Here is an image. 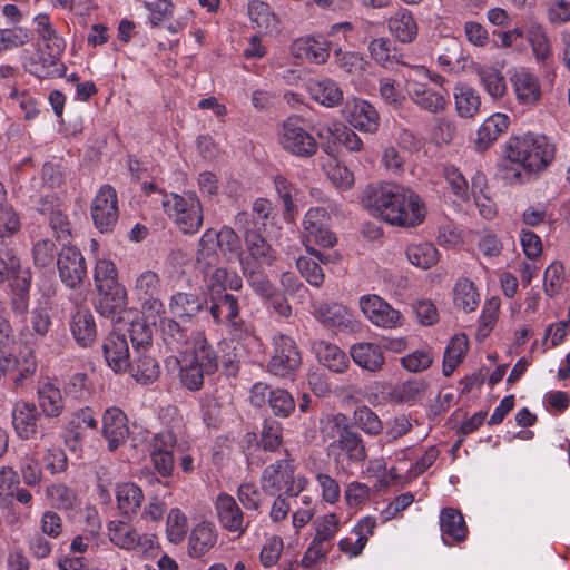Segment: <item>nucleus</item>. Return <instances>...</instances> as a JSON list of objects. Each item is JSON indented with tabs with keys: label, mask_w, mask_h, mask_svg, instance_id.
I'll return each instance as SVG.
<instances>
[{
	"label": "nucleus",
	"mask_w": 570,
	"mask_h": 570,
	"mask_svg": "<svg viewBox=\"0 0 570 570\" xmlns=\"http://www.w3.org/2000/svg\"><path fill=\"white\" fill-rule=\"evenodd\" d=\"M556 145L546 135L529 132L510 137L502 146L497 174L510 186L524 185L554 160Z\"/></svg>",
	"instance_id": "obj_1"
},
{
	"label": "nucleus",
	"mask_w": 570,
	"mask_h": 570,
	"mask_svg": "<svg viewBox=\"0 0 570 570\" xmlns=\"http://www.w3.org/2000/svg\"><path fill=\"white\" fill-rule=\"evenodd\" d=\"M361 202L373 216L392 226L415 227L423 223L426 208L413 190L393 183L371 184Z\"/></svg>",
	"instance_id": "obj_2"
},
{
	"label": "nucleus",
	"mask_w": 570,
	"mask_h": 570,
	"mask_svg": "<svg viewBox=\"0 0 570 570\" xmlns=\"http://www.w3.org/2000/svg\"><path fill=\"white\" fill-rule=\"evenodd\" d=\"M212 317L217 324H225L233 338L246 341L247 345H256L258 338L253 334L252 327L239 317L238 299L228 293H213L210 305H207Z\"/></svg>",
	"instance_id": "obj_3"
},
{
	"label": "nucleus",
	"mask_w": 570,
	"mask_h": 570,
	"mask_svg": "<svg viewBox=\"0 0 570 570\" xmlns=\"http://www.w3.org/2000/svg\"><path fill=\"white\" fill-rule=\"evenodd\" d=\"M161 204L164 210L184 234H195L202 227L203 207L195 193L166 194Z\"/></svg>",
	"instance_id": "obj_4"
},
{
	"label": "nucleus",
	"mask_w": 570,
	"mask_h": 570,
	"mask_svg": "<svg viewBox=\"0 0 570 570\" xmlns=\"http://www.w3.org/2000/svg\"><path fill=\"white\" fill-rule=\"evenodd\" d=\"M259 483L262 491L267 495H298L307 480L304 476L295 478L292 460L281 459L263 470Z\"/></svg>",
	"instance_id": "obj_5"
},
{
	"label": "nucleus",
	"mask_w": 570,
	"mask_h": 570,
	"mask_svg": "<svg viewBox=\"0 0 570 570\" xmlns=\"http://www.w3.org/2000/svg\"><path fill=\"white\" fill-rule=\"evenodd\" d=\"M94 279L101 298L97 307L101 315H110L125 304V289L117 282V268L109 259H98Z\"/></svg>",
	"instance_id": "obj_6"
},
{
	"label": "nucleus",
	"mask_w": 570,
	"mask_h": 570,
	"mask_svg": "<svg viewBox=\"0 0 570 570\" xmlns=\"http://www.w3.org/2000/svg\"><path fill=\"white\" fill-rule=\"evenodd\" d=\"M278 142L284 150L298 158H311L318 148L314 136L302 126V120L296 117H289L282 124Z\"/></svg>",
	"instance_id": "obj_7"
},
{
	"label": "nucleus",
	"mask_w": 570,
	"mask_h": 570,
	"mask_svg": "<svg viewBox=\"0 0 570 570\" xmlns=\"http://www.w3.org/2000/svg\"><path fill=\"white\" fill-rule=\"evenodd\" d=\"M272 344L274 352L267 365L268 372L281 377L292 375L302 364L295 341L287 335L276 334Z\"/></svg>",
	"instance_id": "obj_8"
},
{
	"label": "nucleus",
	"mask_w": 570,
	"mask_h": 570,
	"mask_svg": "<svg viewBox=\"0 0 570 570\" xmlns=\"http://www.w3.org/2000/svg\"><path fill=\"white\" fill-rule=\"evenodd\" d=\"M91 218L100 233L114 230L119 218L118 196L110 185H102L91 203Z\"/></svg>",
	"instance_id": "obj_9"
},
{
	"label": "nucleus",
	"mask_w": 570,
	"mask_h": 570,
	"mask_svg": "<svg viewBox=\"0 0 570 570\" xmlns=\"http://www.w3.org/2000/svg\"><path fill=\"white\" fill-rule=\"evenodd\" d=\"M57 268L61 283L68 288H79L87 278V265L76 246L63 245L58 253Z\"/></svg>",
	"instance_id": "obj_10"
},
{
	"label": "nucleus",
	"mask_w": 570,
	"mask_h": 570,
	"mask_svg": "<svg viewBox=\"0 0 570 570\" xmlns=\"http://www.w3.org/2000/svg\"><path fill=\"white\" fill-rule=\"evenodd\" d=\"M214 509L219 525L229 533L243 535L250 520L245 515L236 499L225 492L219 493L214 501Z\"/></svg>",
	"instance_id": "obj_11"
},
{
	"label": "nucleus",
	"mask_w": 570,
	"mask_h": 570,
	"mask_svg": "<svg viewBox=\"0 0 570 570\" xmlns=\"http://www.w3.org/2000/svg\"><path fill=\"white\" fill-rule=\"evenodd\" d=\"M360 308L364 316L375 326L395 328L402 325V314L393 308L386 301L375 294L360 297Z\"/></svg>",
	"instance_id": "obj_12"
},
{
	"label": "nucleus",
	"mask_w": 570,
	"mask_h": 570,
	"mask_svg": "<svg viewBox=\"0 0 570 570\" xmlns=\"http://www.w3.org/2000/svg\"><path fill=\"white\" fill-rule=\"evenodd\" d=\"M333 423L337 428V439L330 443L328 449L340 450L351 461L363 462L366 459V448L362 436L348 426L347 419L342 413L334 416Z\"/></svg>",
	"instance_id": "obj_13"
},
{
	"label": "nucleus",
	"mask_w": 570,
	"mask_h": 570,
	"mask_svg": "<svg viewBox=\"0 0 570 570\" xmlns=\"http://www.w3.org/2000/svg\"><path fill=\"white\" fill-rule=\"evenodd\" d=\"M330 216L326 209L313 207L304 216V244L313 243L322 247H332L336 243L335 235L326 227Z\"/></svg>",
	"instance_id": "obj_14"
},
{
	"label": "nucleus",
	"mask_w": 570,
	"mask_h": 570,
	"mask_svg": "<svg viewBox=\"0 0 570 570\" xmlns=\"http://www.w3.org/2000/svg\"><path fill=\"white\" fill-rule=\"evenodd\" d=\"M321 140V148L328 156H334L336 145H343L348 151H360L363 148L361 138L348 127L342 124H334L333 127H321L317 129Z\"/></svg>",
	"instance_id": "obj_15"
},
{
	"label": "nucleus",
	"mask_w": 570,
	"mask_h": 570,
	"mask_svg": "<svg viewBox=\"0 0 570 570\" xmlns=\"http://www.w3.org/2000/svg\"><path fill=\"white\" fill-rule=\"evenodd\" d=\"M41 416L35 403L22 400L16 402L11 411V423L16 435L23 441L36 439Z\"/></svg>",
	"instance_id": "obj_16"
},
{
	"label": "nucleus",
	"mask_w": 570,
	"mask_h": 570,
	"mask_svg": "<svg viewBox=\"0 0 570 570\" xmlns=\"http://www.w3.org/2000/svg\"><path fill=\"white\" fill-rule=\"evenodd\" d=\"M102 435L108 442V450L115 451L122 445L128 435L127 415L116 406L108 407L102 415Z\"/></svg>",
	"instance_id": "obj_17"
},
{
	"label": "nucleus",
	"mask_w": 570,
	"mask_h": 570,
	"mask_svg": "<svg viewBox=\"0 0 570 570\" xmlns=\"http://www.w3.org/2000/svg\"><path fill=\"white\" fill-rule=\"evenodd\" d=\"M102 352L108 366L115 373L126 372L130 366L127 335L111 332L102 342Z\"/></svg>",
	"instance_id": "obj_18"
},
{
	"label": "nucleus",
	"mask_w": 570,
	"mask_h": 570,
	"mask_svg": "<svg viewBox=\"0 0 570 570\" xmlns=\"http://www.w3.org/2000/svg\"><path fill=\"white\" fill-rule=\"evenodd\" d=\"M291 51L298 59L322 65L328 60L331 47L330 42L322 37L305 36L293 41Z\"/></svg>",
	"instance_id": "obj_19"
},
{
	"label": "nucleus",
	"mask_w": 570,
	"mask_h": 570,
	"mask_svg": "<svg viewBox=\"0 0 570 570\" xmlns=\"http://www.w3.org/2000/svg\"><path fill=\"white\" fill-rule=\"evenodd\" d=\"M207 311V298L203 293L176 292L169 301V312L185 320H193L199 313Z\"/></svg>",
	"instance_id": "obj_20"
},
{
	"label": "nucleus",
	"mask_w": 570,
	"mask_h": 570,
	"mask_svg": "<svg viewBox=\"0 0 570 570\" xmlns=\"http://www.w3.org/2000/svg\"><path fill=\"white\" fill-rule=\"evenodd\" d=\"M218 532L213 522H198L188 535V556L196 559L207 554L216 546Z\"/></svg>",
	"instance_id": "obj_21"
},
{
	"label": "nucleus",
	"mask_w": 570,
	"mask_h": 570,
	"mask_svg": "<svg viewBox=\"0 0 570 570\" xmlns=\"http://www.w3.org/2000/svg\"><path fill=\"white\" fill-rule=\"evenodd\" d=\"M440 529L446 546L460 543L468 537V527L463 514L454 508H444L440 513Z\"/></svg>",
	"instance_id": "obj_22"
},
{
	"label": "nucleus",
	"mask_w": 570,
	"mask_h": 570,
	"mask_svg": "<svg viewBox=\"0 0 570 570\" xmlns=\"http://www.w3.org/2000/svg\"><path fill=\"white\" fill-rule=\"evenodd\" d=\"M109 540L120 549L132 551L145 548L142 537L132 524L122 520H112L107 524Z\"/></svg>",
	"instance_id": "obj_23"
},
{
	"label": "nucleus",
	"mask_w": 570,
	"mask_h": 570,
	"mask_svg": "<svg viewBox=\"0 0 570 570\" xmlns=\"http://www.w3.org/2000/svg\"><path fill=\"white\" fill-rule=\"evenodd\" d=\"M314 316L328 328L341 331L353 328V315L345 306L337 303L320 304L314 311Z\"/></svg>",
	"instance_id": "obj_24"
},
{
	"label": "nucleus",
	"mask_w": 570,
	"mask_h": 570,
	"mask_svg": "<svg viewBox=\"0 0 570 570\" xmlns=\"http://www.w3.org/2000/svg\"><path fill=\"white\" fill-rule=\"evenodd\" d=\"M510 117L503 112L489 116L478 130L475 147L479 151L487 150L510 126Z\"/></svg>",
	"instance_id": "obj_25"
},
{
	"label": "nucleus",
	"mask_w": 570,
	"mask_h": 570,
	"mask_svg": "<svg viewBox=\"0 0 570 570\" xmlns=\"http://www.w3.org/2000/svg\"><path fill=\"white\" fill-rule=\"evenodd\" d=\"M510 117L503 112L489 116L478 130L475 147L479 151L487 150L510 126Z\"/></svg>",
	"instance_id": "obj_26"
},
{
	"label": "nucleus",
	"mask_w": 570,
	"mask_h": 570,
	"mask_svg": "<svg viewBox=\"0 0 570 570\" xmlns=\"http://www.w3.org/2000/svg\"><path fill=\"white\" fill-rule=\"evenodd\" d=\"M510 117L503 112L489 116L478 130L475 147L479 151L487 150L510 126Z\"/></svg>",
	"instance_id": "obj_27"
},
{
	"label": "nucleus",
	"mask_w": 570,
	"mask_h": 570,
	"mask_svg": "<svg viewBox=\"0 0 570 570\" xmlns=\"http://www.w3.org/2000/svg\"><path fill=\"white\" fill-rule=\"evenodd\" d=\"M520 104L533 105L541 96L539 79L527 69L514 70L510 78Z\"/></svg>",
	"instance_id": "obj_28"
},
{
	"label": "nucleus",
	"mask_w": 570,
	"mask_h": 570,
	"mask_svg": "<svg viewBox=\"0 0 570 570\" xmlns=\"http://www.w3.org/2000/svg\"><path fill=\"white\" fill-rule=\"evenodd\" d=\"M36 32L41 40L39 49L50 52L51 57H61L65 51L66 42L63 38L58 36L57 30L50 22L47 13H40L35 18Z\"/></svg>",
	"instance_id": "obj_29"
},
{
	"label": "nucleus",
	"mask_w": 570,
	"mask_h": 570,
	"mask_svg": "<svg viewBox=\"0 0 570 570\" xmlns=\"http://www.w3.org/2000/svg\"><path fill=\"white\" fill-rule=\"evenodd\" d=\"M39 412L47 419L59 417L65 410L62 393L51 382H45L37 389Z\"/></svg>",
	"instance_id": "obj_30"
},
{
	"label": "nucleus",
	"mask_w": 570,
	"mask_h": 570,
	"mask_svg": "<svg viewBox=\"0 0 570 570\" xmlns=\"http://www.w3.org/2000/svg\"><path fill=\"white\" fill-rule=\"evenodd\" d=\"M70 331L80 346L91 345L96 338V323L92 313L88 308L78 307L71 315Z\"/></svg>",
	"instance_id": "obj_31"
},
{
	"label": "nucleus",
	"mask_w": 570,
	"mask_h": 570,
	"mask_svg": "<svg viewBox=\"0 0 570 570\" xmlns=\"http://www.w3.org/2000/svg\"><path fill=\"white\" fill-rule=\"evenodd\" d=\"M60 58L61 57L53 58L50 52L39 49L36 57L30 58L26 63V68L38 78L60 77L66 70Z\"/></svg>",
	"instance_id": "obj_32"
},
{
	"label": "nucleus",
	"mask_w": 570,
	"mask_h": 570,
	"mask_svg": "<svg viewBox=\"0 0 570 570\" xmlns=\"http://www.w3.org/2000/svg\"><path fill=\"white\" fill-rule=\"evenodd\" d=\"M313 351L318 362L335 373H343L348 367L346 354L333 343L316 341Z\"/></svg>",
	"instance_id": "obj_33"
},
{
	"label": "nucleus",
	"mask_w": 570,
	"mask_h": 570,
	"mask_svg": "<svg viewBox=\"0 0 570 570\" xmlns=\"http://www.w3.org/2000/svg\"><path fill=\"white\" fill-rule=\"evenodd\" d=\"M51 317L45 308H33L29 323L21 330V338L26 344L37 345L42 342L51 327Z\"/></svg>",
	"instance_id": "obj_34"
},
{
	"label": "nucleus",
	"mask_w": 570,
	"mask_h": 570,
	"mask_svg": "<svg viewBox=\"0 0 570 570\" xmlns=\"http://www.w3.org/2000/svg\"><path fill=\"white\" fill-rule=\"evenodd\" d=\"M350 354L360 367L368 372H376L384 364V355L381 347L373 343H356L351 346Z\"/></svg>",
	"instance_id": "obj_35"
},
{
	"label": "nucleus",
	"mask_w": 570,
	"mask_h": 570,
	"mask_svg": "<svg viewBox=\"0 0 570 570\" xmlns=\"http://www.w3.org/2000/svg\"><path fill=\"white\" fill-rule=\"evenodd\" d=\"M56 198L45 196L39 200L38 210L43 215H49L50 227L58 239H67L71 235V224L61 208L53 206Z\"/></svg>",
	"instance_id": "obj_36"
},
{
	"label": "nucleus",
	"mask_w": 570,
	"mask_h": 570,
	"mask_svg": "<svg viewBox=\"0 0 570 570\" xmlns=\"http://www.w3.org/2000/svg\"><path fill=\"white\" fill-rule=\"evenodd\" d=\"M194 363L203 366L207 375L213 374L218 368V357L212 344L207 341L203 332H195L191 335Z\"/></svg>",
	"instance_id": "obj_37"
},
{
	"label": "nucleus",
	"mask_w": 570,
	"mask_h": 570,
	"mask_svg": "<svg viewBox=\"0 0 570 570\" xmlns=\"http://www.w3.org/2000/svg\"><path fill=\"white\" fill-rule=\"evenodd\" d=\"M160 334L164 344L171 352L183 353L188 350L191 336L187 330L173 318H164L160 322Z\"/></svg>",
	"instance_id": "obj_38"
},
{
	"label": "nucleus",
	"mask_w": 570,
	"mask_h": 570,
	"mask_svg": "<svg viewBox=\"0 0 570 570\" xmlns=\"http://www.w3.org/2000/svg\"><path fill=\"white\" fill-rule=\"evenodd\" d=\"M391 33L401 42L410 43L417 36V24L407 9H400L387 21Z\"/></svg>",
	"instance_id": "obj_39"
},
{
	"label": "nucleus",
	"mask_w": 570,
	"mask_h": 570,
	"mask_svg": "<svg viewBox=\"0 0 570 570\" xmlns=\"http://www.w3.org/2000/svg\"><path fill=\"white\" fill-rule=\"evenodd\" d=\"M219 243L216 230L207 229L198 242L196 262L200 271L215 267L219 263Z\"/></svg>",
	"instance_id": "obj_40"
},
{
	"label": "nucleus",
	"mask_w": 570,
	"mask_h": 570,
	"mask_svg": "<svg viewBox=\"0 0 570 570\" xmlns=\"http://www.w3.org/2000/svg\"><path fill=\"white\" fill-rule=\"evenodd\" d=\"M204 273L207 287L213 293L220 291L225 293L226 288L238 291L242 288V279L236 273H229L224 267L205 268Z\"/></svg>",
	"instance_id": "obj_41"
},
{
	"label": "nucleus",
	"mask_w": 570,
	"mask_h": 570,
	"mask_svg": "<svg viewBox=\"0 0 570 570\" xmlns=\"http://www.w3.org/2000/svg\"><path fill=\"white\" fill-rule=\"evenodd\" d=\"M308 92L315 102L324 107H334L343 100V91L331 79L309 82Z\"/></svg>",
	"instance_id": "obj_42"
},
{
	"label": "nucleus",
	"mask_w": 570,
	"mask_h": 570,
	"mask_svg": "<svg viewBox=\"0 0 570 570\" xmlns=\"http://www.w3.org/2000/svg\"><path fill=\"white\" fill-rule=\"evenodd\" d=\"M127 371L130 372L137 382L149 384L159 376L160 366L153 356L141 351L139 354H136Z\"/></svg>",
	"instance_id": "obj_43"
},
{
	"label": "nucleus",
	"mask_w": 570,
	"mask_h": 570,
	"mask_svg": "<svg viewBox=\"0 0 570 570\" xmlns=\"http://www.w3.org/2000/svg\"><path fill=\"white\" fill-rule=\"evenodd\" d=\"M116 499L118 509L126 515L135 514L144 500L141 489L132 483L125 482L117 485Z\"/></svg>",
	"instance_id": "obj_44"
},
{
	"label": "nucleus",
	"mask_w": 570,
	"mask_h": 570,
	"mask_svg": "<svg viewBox=\"0 0 570 570\" xmlns=\"http://www.w3.org/2000/svg\"><path fill=\"white\" fill-rule=\"evenodd\" d=\"M453 302L462 311L473 312L480 303V295L474 283L468 278L458 279L453 288Z\"/></svg>",
	"instance_id": "obj_45"
},
{
	"label": "nucleus",
	"mask_w": 570,
	"mask_h": 570,
	"mask_svg": "<svg viewBox=\"0 0 570 570\" xmlns=\"http://www.w3.org/2000/svg\"><path fill=\"white\" fill-rule=\"evenodd\" d=\"M31 281V272H24L22 276L18 277L16 283H11L13 297L10 305L16 315L23 316L29 311Z\"/></svg>",
	"instance_id": "obj_46"
},
{
	"label": "nucleus",
	"mask_w": 570,
	"mask_h": 570,
	"mask_svg": "<svg viewBox=\"0 0 570 570\" xmlns=\"http://www.w3.org/2000/svg\"><path fill=\"white\" fill-rule=\"evenodd\" d=\"M24 272L31 271L21 266L20 258L12 248L4 247L0 249V284L7 281L10 284L16 283Z\"/></svg>",
	"instance_id": "obj_47"
},
{
	"label": "nucleus",
	"mask_w": 570,
	"mask_h": 570,
	"mask_svg": "<svg viewBox=\"0 0 570 570\" xmlns=\"http://www.w3.org/2000/svg\"><path fill=\"white\" fill-rule=\"evenodd\" d=\"M20 218L13 207L7 202V191L0 183V236L9 237L19 232Z\"/></svg>",
	"instance_id": "obj_48"
},
{
	"label": "nucleus",
	"mask_w": 570,
	"mask_h": 570,
	"mask_svg": "<svg viewBox=\"0 0 570 570\" xmlns=\"http://www.w3.org/2000/svg\"><path fill=\"white\" fill-rule=\"evenodd\" d=\"M468 351V337L465 334H456L448 344L444 353L443 374L450 376L461 363Z\"/></svg>",
	"instance_id": "obj_49"
},
{
	"label": "nucleus",
	"mask_w": 570,
	"mask_h": 570,
	"mask_svg": "<svg viewBox=\"0 0 570 570\" xmlns=\"http://www.w3.org/2000/svg\"><path fill=\"white\" fill-rule=\"evenodd\" d=\"M244 240L247 249L246 254L261 258V261L267 263V266L273 264L276 258L275 252L259 233L246 229Z\"/></svg>",
	"instance_id": "obj_50"
},
{
	"label": "nucleus",
	"mask_w": 570,
	"mask_h": 570,
	"mask_svg": "<svg viewBox=\"0 0 570 570\" xmlns=\"http://www.w3.org/2000/svg\"><path fill=\"white\" fill-rule=\"evenodd\" d=\"M406 257L412 265L422 269L432 267L439 259L438 249L429 243L407 246Z\"/></svg>",
	"instance_id": "obj_51"
},
{
	"label": "nucleus",
	"mask_w": 570,
	"mask_h": 570,
	"mask_svg": "<svg viewBox=\"0 0 570 570\" xmlns=\"http://www.w3.org/2000/svg\"><path fill=\"white\" fill-rule=\"evenodd\" d=\"M125 334L127 341L131 342L135 354L146 352L151 346L153 328L142 320L132 321Z\"/></svg>",
	"instance_id": "obj_52"
},
{
	"label": "nucleus",
	"mask_w": 570,
	"mask_h": 570,
	"mask_svg": "<svg viewBox=\"0 0 570 570\" xmlns=\"http://www.w3.org/2000/svg\"><path fill=\"white\" fill-rule=\"evenodd\" d=\"M188 531V521L185 513L178 509L173 508L167 514L166 533L168 540L178 544L184 541Z\"/></svg>",
	"instance_id": "obj_53"
},
{
	"label": "nucleus",
	"mask_w": 570,
	"mask_h": 570,
	"mask_svg": "<svg viewBox=\"0 0 570 570\" xmlns=\"http://www.w3.org/2000/svg\"><path fill=\"white\" fill-rule=\"evenodd\" d=\"M527 40L539 62L547 63L551 57V46L547 33L541 26H533L527 35Z\"/></svg>",
	"instance_id": "obj_54"
},
{
	"label": "nucleus",
	"mask_w": 570,
	"mask_h": 570,
	"mask_svg": "<svg viewBox=\"0 0 570 570\" xmlns=\"http://www.w3.org/2000/svg\"><path fill=\"white\" fill-rule=\"evenodd\" d=\"M346 119L351 126L364 132H375L380 126L377 109H350Z\"/></svg>",
	"instance_id": "obj_55"
},
{
	"label": "nucleus",
	"mask_w": 570,
	"mask_h": 570,
	"mask_svg": "<svg viewBox=\"0 0 570 570\" xmlns=\"http://www.w3.org/2000/svg\"><path fill=\"white\" fill-rule=\"evenodd\" d=\"M282 442V424L273 419L264 420L259 439V445L263 448V450L275 452L281 446Z\"/></svg>",
	"instance_id": "obj_56"
},
{
	"label": "nucleus",
	"mask_w": 570,
	"mask_h": 570,
	"mask_svg": "<svg viewBox=\"0 0 570 570\" xmlns=\"http://www.w3.org/2000/svg\"><path fill=\"white\" fill-rule=\"evenodd\" d=\"M425 389L426 383L423 380H409L394 387L393 397L397 402L412 404L420 400Z\"/></svg>",
	"instance_id": "obj_57"
},
{
	"label": "nucleus",
	"mask_w": 570,
	"mask_h": 570,
	"mask_svg": "<svg viewBox=\"0 0 570 570\" xmlns=\"http://www.w3.org/2000/svg\"><path fill=\"white\" fill-rule=\"evenodd\" d=\"M58 253L56 244L49 238L35 242L31 249L33 264L39 268L51 266Z\"/></svg>",
	"instance_id": "obj_58"
},
{
	"label": "nucleus",
	"mask_w": 570,
	"mask_h": 570,
	"mask_svg": "<svg viewBox=\"0 0 570 570\" xmlns=\"http://www.w3.org/2000/svg\"><path fill=\"white\" fill-rule=\"evenodd\" d=\"M161 288V283L158 274L154 271H144L135 282L134 292L139 298H147L158 296Z\"/></svg>",
	"instance_id": "obj_59"
},
{
	"label": "nucleus",
	"mask_w": 570,
	"mask_h": 570,
	"mask_svg": "<svg viewBox=\"0 0 570 570\" xmlns=\"http://www.w3.org/2000/svg\"><path fill=\"white\" fill-rule=\"evenodd\" d=\"M217 242L219 243V252L228 259L230 257H238L244 252L242 250V242L236 232L229 226H223L216 232Z\"/></svg>",
	"instance_id": "obj_60"
},
{
	"label": "nucleus",
	"mask_w": 570,
	"mask_h": 570,
	"mask_svg": "<svg viewBox=\"0 0 570 570\" xmlns=\"http://www.w3.org/2000/svg\"><path fill=\"white\" fill-rule=\"evenodd\" d=\"M20 484L17 472L10 466H3L0 470V507H9L14 491Z\"/></svg>",
	"instance_id": "obj_61"
},
{
	"label": "nucleus",
	"mask_w": 570,
	"mask_h": 570,
	"mask_svg": "<svg viewBox=\"0 0 570 570\" xmlns=\"http://www.w3.org/2000/svg\"><path fill=\"white\" fill-rule=\"evenodd\" d=\"M353 419L354 423L366 434L377 435L383 429L382 421L368 406L357 407Z\"/></svg>",
	"instance_id": "obj_62"
},
{
	"label": "nucleus",
	"mask_w": 570,
	"mask_h": 570,
	"mask_svg": "<svg viewBox=\"0 0 570 570\" xmlns=\"http://www.w3.org/2000/svg\"><path fill=\"white\" fill-rule=\"evenodd\" d=\"M207 374L203 366L188 361L180 366V382L190 391H198L204 385V376Z\"/></svg>",
	"instance_id": "obj_63"
},
{
	"label": "nucleus",
	"mask_w": 570,
	"mask_h": 570,
	"mask_svg": "<svg viewBox=\"0 0 570 570\" xmlns=\"http://www.w3.org/2000/svg\"><path fill=\"white\" fill-rule=\"evenodd\" d=\"M327 178L337 187L348 189L354 184L353 173L344 165L333 159L324 167Z\"/></svg>",
	"instance_id": "obj_64"
}]
</instances>
